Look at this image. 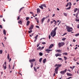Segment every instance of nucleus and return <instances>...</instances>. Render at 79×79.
I'll return each instance as SVG.
<instances>
[{
  "label": "nucleus",
  "mask_w": 79,
  "mask_h": 79,
  "mask_svg": "<svg viewBox=\"0 0 79 79\" xmlns=\"http://www.w3.org/2000/svg\"><path fill=\"white\" fill-rule=\"evenodd\" d=\"M56 66L57 67L55 68V73H56V74H58V71L59 68L61 66V64H56L54 65V67H56Z\"/></svg>",
  "instance_id": "nucleus-1"
},
{
  "label": "nucleus",
  "mask_w": 79,
  "mask_h": 79,
  "mask_svg": "<svg viewBox=\"0 0 79 79\" xmlns=\"http://www.w3.org/2000/svg\"><path fill=\"white\" fill-rule=\"evenodd\" d=\"M57 29V27H56L52 31V32L51 33V35L52 36L53 34L52 35V37H53L54 36L56 35V29Z\"/></svg>",
  "instance_id": "nucleus-2"
},
{
  "label": "nucleus",
  "mask_w": 79,
  "mask_h": 79,
  "mask_svg": "<svg viewBox=\"0 0 79 79\" xmlns=\"http://www.w3.org/2000/svg\"><path fill=\"white\" fill-rule=\"evenodd\" d=\"M66 28L67 29V31L69 32H72L73 29V28L72 27H70L68 26H66Z\"/></svg>",
  "instance_id": "nucleus-3"
},
{
  "label": "nucleus",
  "mask_w": 79,
  "mask_h": 79,
  "mask_svg": "<svg viewBox=\"0 0 79 79\" xmlns=\"http://www.w3.org/2000/svg\"><path fill=\"white\" fill-rule=\"evenodd\" d=\"M63 45H64V42L59 43L58 44V46L59 48H61V47H63Z\"/></svg>",
  "instance_id": "nucleus-4"
},
{
  "label": "nucleus",
  "mask_w": 79,
  "mask_h": 79,
  "mask_svg": "<svg viewBox=\"0 0 79 79\" xmlns=\"http://www.w3.org/2000/svg\"><path fill=\"white\" fill-rule=\"evenodd\" d=\"M67 71V69H66L64 71H61L60 72V73L61 74H65V73H66V72Z\"/></svg>",
  "instance_id": "nucleus-5"
},
{
  "label": "nucleus",
  "mask_w": 79,
  "mask_h": 79,
  "mask_svg": "<svg viewBox=\"0 0 79 79\" xmlns=\"http://www.w3.org/2000/svg\"><path fill=\"white\" fill-rule=\"evenodd\" d=\"M52 50L49 49H47L45 50V51L47 53H49L50 52H51L52 51Z\"/></svg>",
  "instance_id": "nucleus-6"
},
{
  "label": "nucleus",
  "mask_w": 79,
  "mask_h": 79,
  "mask_svg": "<svg viewBox=\"0 0 79 79\" xmlns=\"http://www.w3.org/2000/svg\"><path fill=\"white\" fill-rule=\"evenodd\" d=\"M38 36H39V35H37L35 36L34 37L35 40L34 41V42H36V40H37V39Z\"/></svg>",
  "instance_id": "nucleus-7"
},
{
  "label": "nucleus",
  "mask_w": 79,
  "mask_h": 79,
  "mask_svg": "<svg viewBox=\"0 0 79 79\" xmlns=\"http://www.w3.org/2000/svg\"><path fill=\"white\" fill-rule=\"evenodd\" d=\"M35 61V59H31L29 60V61L30 63H32V62H34V61Z\"/></svg>",
  "instance_id": "nucleus-8"
},
{
  "label": "nucleus",
  "mask_w": 79,
  "mask_h": 79,
  "mask_svg": "<svg viewBox=\"0 0 79 79\" xmlns=\"http://www.w3.org/2000/svg\"><path fill=\"white\" fill-rule=\"evenodd\" d=\"M53 46H54V44H51L49 47V49H51V48H52Z\"/></svg>",
  "instance_id": "nucleus-9"
},
{
  "label": "nucleus",
  "mask_w": 79,
  "mask_h": 79,
  "mask_svg": "<svg viewBox=\"0 0 79 79\" xmlns=\"http://www.w3.org/2000/svg\"><path fill=\"white\" fill-rule=\"evenodd\" d=\"M56 52H58V53H61V50L60 49H57L56 51Z\"/></svg>",
  "instance_id": "nucleus-10"
},
{
  "label": "nucleus",
  "mask_w": 79,
  "mask_h": 79,
  "mask_svg": "<svg viewBox=\"0 0 79 79\" xmlns=\"http://www.w3.org/2000/svg\"><path fill=\"white\" fill-rule=\"evenodd\" d=\"M45 17H44L41 19V24H43V23H44V20L45 19Z\"/></svg>",
  "instance_id": "nucleus-11"
},
{
  "label": "nucleus",
  "mask_w": 79,
  "mask_h": 79,
  "mask_svg": "<svg viewBox=\"0 0 79 79\" xmlns=\"http://www.w3.org/2000/svg\"><path fill=\"white\" fill-rule=\"evenodd\" d=\"M55 56H56V57H57V56H61V54H59L58 53L56 54L55 55Z\"/></svg>",
  "instance_id": "nucleus-12"
},
{
  "label": "nucleus",
  "mask_w": 79,
  "mask_h": 79,
  "mask_svg": "<svg viewBox=\"0 0 79 79\" xmlns=\"http://www.w3.org/2000/svg\"><path fill=\"white\" fill-rule=\"evenodd\" d=\"M67 75L68 76H73V75L72 74L69 73H67Z\"/></svg>",
  "instance_id": "nucleus-13"
},
{
  "label": "nucleus",
  "mask_w": 79,
  "mask_h": 79,
  "mask_svg": "<svg viewBox=\"0 0 79 79\" xmlns=\"http://www.w3.org/2000/svg\"><path fill=\"white\" fill-rule=\"evenodd\" d=\"M18 23H19V24H21L23 23V22H22V21L21 19H20L18 21Z\"/></svg>",
  "instance_id": "nucleus-14"
},
{
  "label": "nucleus",
  "mask_w": 79,
  "mask_h": 79,
  "mask_svg": "<svg viewBox=\"0 0 79 79\" xmlns=\"http://www.w3.org/2000/svg\"><path fill=\"white\" fill-rule=\"evenodd\" d=\"M34 28V26H33L32 25H31V27L29 28V30H31V29H32Z\"/></svg>",
  "instance_id": "nucleus-15"
},
{
  "label": "nucleus",
  "mask_w": 79,
  "mask_h": 79,
  "mask_svg": "<svg viewBox=\"0 0 79 79\" xmlns=\"http://www.w3.org/2000/svg\"><path fill=\"white\" fill-rule=\"evenodd\" d=\"M6 64H3V66L4 68V69H6Z\"/></svg>",
  "instance_id": "nucleus-16"
},
{
  "label": "nucleus",
  "mask_w": 79,
  "mask_h": 79,
  "mask_svg": "<svg viewBox=\"0 0 79 79\" xmlns=\"http://www.w3.org/2000/svg\"><path fill=\"white\" fill-rule=\"evenodd\" d=\"M30 23V21H28L27 22L26 26H29V25Z\"/></svg>",
  "instance_id": "nucleus-17"
},
{
  "label": "nucleus",
  "mask_w": 79,
  "mask_h": 79,
  "mask_svg": "<svg viewBox=\"0 0 79 79\" xmlns=\"http://www.w3.org/2000/svg\"><path fill=\"white\" fill-rule=\"evenodd\" d=\"M41 6H44V7H45V8H47V6H46V5L45 4H42L40 5Z\"/></svg>",
  "instance_id": "nucleus-18"
},
{
  "label": "nucleus",
  "mask_w": 79,
  "mask_h": 79,
  "mask_svg": "<svg viewBox=\"0 0 79 79\" xmlns=\"http://www.w3.org/2000/svg\"><path fill=\"white\" fill-rule=\"evenodd\" d=\"M79 11H78L77 12V13L76 14V17L77 18H78V17H77V16H78V15H79Z\"/></svg>",
  "instance_id": "nucleus-19"
},
{
  "label": "nucleus",
  "mask_w": 79,
  "mask_h": 79,
  "mask_svg": "<svg viewBox=\"0 0 79 79\" xmlns=\"http://www.w3.org/2000/svg\"><path fill=\"white\" fill-rule=\"evenodd\" d=\"M37 13H40V10L39 8L37 9Z\"/></svg>",
  "instance_id": "nucleus-20"
},
{
  "label": "nucleus",
  "mask_w": 79,
  "mask_h": 79,
  "mask_svg": "<svg viewBox=\"0 0 79 79\" xmlns=\"http://www.w3.org/2000/svg\"><path fill=\"white\" fill-rule=\"evenodd\" d=\"M46 61H47V59L45 58L43 60V63L45 64V62H46Z\"/></svg>",
  "instance_id": "nucleus-21"
},
{
  "label": "nucleus",
  "mask_w": 79,
  "mask_h": 79,
  "mask_svg": "<svg viewBox=\"0 0 79 79\" xmlns=\"http://www.w3.org/2000/svg\"><path fill=\"white\" fill-rule=\"evenodd\" d=\"M53 21H54V24H55V26H56V23H57V22L55 20H53Z\"/></svg>",
  "instance_id": "nucleus-22"
},
{
  "label": "nucleus",
  "mask_w": 79,
  "mask_h": 79,
  "mask_svg": "<svg viewBox=\"0 0 79 79\" xmlns=\"http://www.w3.org/2000/svg\"><path fill=\"white\" fill-rule=\"evenodd\" d=\"M3 32L4 34V35H6V31H5V30L4 29L3 30Z\"/></svg>",
  "instance_id": "nucleus-23"
},
{
  "label": "nucleus",
  "mask_w": 79,
  "mask_h": 79,
  "mask_svg": "<svg viewBox=\"0 0 79 79\" xmlns=\"http://www.w3.org/2000/svg\"><path fill=\"white\" fill-rule=\"evenodd\" d=\"M62 55H67L68 53H67V52H64L62 53Z\"/></svg>",
  "instance_id": "nucleus-24"
},
{
  "label": "nucleus",
  "mask_w": 79,
  "mask_h": 79,
  "mask_svg": "<svg viewBox=\"0 0 79 79\" xmlns=\"http://www.w3.org/2000/svg\"><path fill=\"white\" fill-rule=\"evenodd\" d=\"M77 10H78V9H77V8H75L74 10V12L75 13H76V11H77Z\"/></svg>",
  "instance_id": "nucleus-25"
},
{
  "label": "nucleus",
  "mask_w": 79,
  "mask_h": 79,
  "mask_svg": "<svg viewBox=\"0 0 79 79\" xmlns=\"http://www.w3.org/2000/svg\"><path fill=\"white\" fill-rule=\"evenodd\" d=\"M34 70L35 71V72H37V69H36V67H34Z\"/></svg>",
  "instance_id": "nucleus-26"
},
{
  "label": "nucleus",
  "mask_w": 79,
  "mask_h": 79,
  "mask_svg": "<svg viewBox=\"0 0 79 79\" xmlns=\"http://www.w3.org/2000/svg\"><path fill=\"white\" fill-rule=\"evenodd\" d=\"M43 6H39V7L41 8V9H42V10H44V8L43 7Z\"/></svg>",
  "instance_id": "nucleus-27"
},
{
  "label": "nucleus",
  "mask_w": 79,
  "mask_h": 79,
  "mask_svg": "<svg viewBox=\"0 0 79 79\" xmlns=\"http://www.w3.org/2000/svg\"><path fill=\"white\" fill-rule=\"evenodd\" d=\"M42 58H41L39 59V62L40 63H41V61H42Z\"/></svg>",
  "instance_id": "nucleus-28"
},
{
  "label": "nucleus",
  "mask_w": 79,
  "mask_h": 79,
  "mask_svg": "<svg viewBox=\"0 0 79 79\" xmlns=\"http://www.w3.org/2000/svg\"><path fill=\"white\" fill-rule=\"evenodd\" d=\"M78 35H79V33L75 34V36L76 37H77Z\"/></svg>",
  "instance_id": "nucleus-29"
},
{
  "label": "nucleus",
  "mask_w": 79,
  "mask_h": 79,
  "mask_svg": "<svg viewBox=\"0 0 79 79\" xmlns=\"http://www.w3.org/2000/svg\"><path fill=\"white\" fill-rule=\"evenodd\" d=\"M39 55L40 56H42V55H43V53H42L41 52H40Z\"/></svg>",
  "instance_id": "nucleus-30"
},
{
  "label": "nucleus",
  "mask_w": 79,
  "mask_h": 79,
  "mask_svg": "<svg viewBox=\"0 0 79 79\" xmlns=\"http://www.w3.org/2000/svg\"><path fill=\"white\" fill-rule=\"evenodd\" d=\"M58 59L59 60H61V61H63V59L62 58H58Z\"/></svg>",
  "instance_id": "nucleus-31"
},
{
  "label": "nucleus",
  "mask_w": 79,
  "mask_h": 79,
  "mask_svg": "<svg viewBox=\"0 0 79 79\" xmlns=\"http://www.w3.org/2000/svg\"><path fill=\"white\" fill-rule=\"evenodd\" d=\"M73 60L75 61H77V59L75 57L73 58Z\"/></svg>",
  "instance_id": "nucleus-32"
},
{
  "label": "nucleus",
  "mask_w": 79,
  "mask_h": 79,
  "mask_svg": "<svg viewBox=\"0 0 79 79\" xmlns=\"http://www.w3.org/2000/svg\"><path fill=\"white\" fill-rule=\"evenodd\" d=\"M35 19H36V21H39V19H38L37 18V17H35Z\"/></svg>",
  "instance_id": "nucleus-33"
},
{
  "label": "nucleus",
  "mask_w": 79,
  "mask_h": 79,
  "mask_svg": "<svg viewBox=\"0 0 79 79\" xmlns=\"http://www.w3.org/2000/svg\"><path fill=\"white\" fill-rule=\"evenodd\" d=\"M64 59L65 60V61H66V60H67V57L65 56H64Z\"/></svg>",
  "instance_id": "nucleus-34"
},
{
  "label": "nucleus",
  "mask_w": 79,
  "mask_h": 79,
  "mask_svg": "<svg viewBox=\"0 0 79 79\" xmlns=\"http://www.w3.org/2000/svg\"><path fill=\"white\" fill-rule=\"evenodd\" d=\"M32 32V30H31L30 31H28V33L29 34H30V33H31V32Z\"/></svg>",
  "instance_id": "nucleus-35"
},
{
  "label": "nucleus",
  "mask_w": 79,
  "mask_h": 79,
  "mask_svg": "<svg viewBox=\"0 0 79 79\" xmlns=\"http://www.w3.org/2000/svg\"><path fill=\"white\" fill-rule=\"evenodd\" d=\"M33 66V63H31V68H32V67Z\"/></svg>",
  "instance_id": "nucleus-36"
},
{
  "label": "nucleus",
  "mask_w": 79,
  "mask_h": 79,
  "mask_svg": "<svg viewBox=\"0 0 79 79\" xmlns=\"http://www.w3.org/2000/svg\"><path fill=\"white\" fill-rule=\"evenodd\" d=\"M40 49H41V47L40 46L38 48H37V50H40Z\"/></svg>",
  "instance_id": "nucleus-37"
},
{
  "label": "nucleus",
  "mask_w": 79,
  "mask_h": 79,
  "mask_svg": "<svg viewBox=\"0 0 79 79\" xmlns=\"http://www.w3.org/2000/svg\"><path fill=\"white\" fill-rule=\"evenodd\" d=\"M9 58H10V56H9V54H8L7 55V59H8V60H9Z\"/></svg>",
  "instance_id": "nucleus-38"
},
{
  "label": "nucleus",
  "mask_w": 79,
  "mask_h": 79,
  "mask_svg": "<svg viewBox=\"0 0 79 79\" xmlns=\"http://www.w3.org/2000/svg\"><path fill=\"white\" fill-rule=\"evenodd\" d=\"M2 52H3V50H0V54H2Z\"/></svg>",
  "instance_id": "nucleus-39"
},
{
  "label": "nucleus",
  "mask_w": 79,
  "mask_h": 79,
  "mask_svg": "<svg viewBox=\"0 0 79 79\" xmlns=\"http://www.w3.org/2000/svg\"><path fill=\"white\" fill-rule=\"evenodd\" d=\"M66 38H64L63 39H62V40H66Z\"/></svg>",
  "instance_id": "nucleus-40"
},
{
  "label": "nucleus",
  "mask_w": 79,
  "mask_h": 79,
  "mask_svg": "<svg viewBox=\"0 0 79 79\" xmlns=\"http://www.w3.org/2000/svg\"><path fill=\"white\" fill-rule=\"evenodd\" d=\"M50 21V19H48V20L47 23H48Z\"/></svg>",
  "instance_id": "nucleus-41"
},
{
  "label": "nucleus",
  "mask_w": 79,
  "mask_h": 79,
  "mask_svg": "<svg viewBox=\"0 0 79 79\" xmlns=\"http://www.w3.org/2000/svg\"><path fill=\"white\" fill-rule=\"evenodd\" d=\"M29 17H26V21H28V20H29Z\"/></svg>",
  "instance_id": "nucleus-42"
},
{
  "label": "nucleus",
  "mask_w": 79,
  "mask_h": 79,
  "mask_svg": "<svg viewBox=\"0 0 79 79\" xmlns=\"http://www.w3.org/2000/svg\"><path fill=\"white\" fill-rule=\"evenodd\" d=\"M69 9H71V6H70L69 8H67L66 10H69Z\"/></svg>",
  "instance_id": "nucleus-43"
},
{
  "label": "nucleus",
  "mask_w": 79,
  "mask_h": 79,
  "mask_svg": "<svg viewBox=\"0 0 79 79\" xmlns=\"http://www.w3.org/2000/svg\"><path fill=\"white\" fill-rule=\"evenodd\" d=\"M44 47L43 46L41 48L40 50H43V49H44Z\"/></svg>",
  "instance_id": "nucleus-44"
},
{
  "label": "nucleus",
  "mask_w": 79,
  "mask_h": 79,
  "mask_svg": "<svg viewBox=\"0 0 79 79\" xmlns=\"http://www.w3.org/2000/svg\"><path fill=\"white\" fill-rule=\"evenodd\" d=\"M64 16H67V14L66 13H64Z\"/></svg>",
  "instance_id": "nucleus-45"
},
{
  "label": "nucleus",
  "mask_w": 79,
  "mask_h": 79,
  "mask_svg": "<svg viewBox=\"0 0 79 79\" xmlns=\"http://www.w3.org/2000/svg\"><path fill=\"white\" fill-rule=\"evenodd\" d=\"M42 44L44 45V44H46V43H45V42H42Z\"/></svg>",
  "instance_id": "nucleus-46"
},
{
  "label": "nucleus",
  "mask_w": 79,
  "mask_h": 79,
  "mask_svg": "<svg viewBox=\"0 0 79 79\" xmlns=\"http://www.w3.org/2000/svg\"><path fill=\"white\" fill-rule=\"evenodd\" d=\"M66 34H67V33H64L63 35L62 36H64V35H65Z\"/></svg>",
  "instance_id": "nucleus-47"
},
{
  "label": "nucleus",
  "mask_w": 79,
  "mask_h": 79,
  "mask_svg": "<svg viewBox=\"0 0 79 79\" xmlns=\"http://www.w3.org/2000/svg\"><path fill=\"white\" fill-rule=\"evenodd\" d=\"M75 21H77V22H78L79 21V20L78 19H76Z\"/></svg>",
  "instance_id": "nucleus-48"
},
{
  "label": "nucleus",
  "mask_w": 79,
  "mask_h": 79,
  "mask_svg": "<svg viewBox=\"0 0 79 79\" xmlns=\"http://www.w3.org/2000/svg\"><path fill=\"white\" fill-rule=\"evenodd\" d=\"M69 6H71V5H72V4H71V2H69Z\"/></svg>",
  "instance_id": "nucleus-49"
},
{
  "label": "nucleus",
  "mask_w": 79,
  "mask_h": 79,
  "mask_svg": "<svg viewBox=\"0 0 79 79\" xmlns=\"http://www.w3.org/2000/svg\"><path fill=\"white\" fill-rule=\"evenodd\" d=\"M39 45H40V44H38L37 45V47H38Z\"/></svg>",
  "instance_id": "nucleus-50"
},
{
  "label": "nucleus",
  "mask_w": 79,
  "mask_h": 79,
  "mask_svg": "<svg viewBox=\"0 0 79 79\" xmlns=\"http://www.w3.org/2000/svg\"><path fill=\"white\" fill-rule=\"evenodd\" d=\"M77 28L78 29H79V24H78L77 25Z\"/></svg>",
  "instance_id": "nucleus-51"
},
{
  "label": "nucleus",
  "mask_w": 79,
  "mask_h": 79,
  "mask_svg": "<svg viewBox=\"0 0 79 79\" xmlns=\"http://www.w3.org/2000/svg\"><path fill=\"white\" fill-rule=\"evenodd\" d=\"M53 22H54V21H51V24H52V23H53Z\"/></svg>",
  "instance_id": "nucleus-52"
},
{
  "label": "nucleus",
  "mask_w": 79,
  "mask_h": 79,
  "mask_svg": "<svg viewBox=\"0 0 79 79\" xmlns=\"http://www.w3.org/2000/svg\"><path fill=\"white\" fill-rule=\"evenodd\" d=\"M20 19V18H19V17L17 18V20H19Z\"/></svg>",
  "instance_id": "nucleus-53"
},
{
  "label": "nucleus",
  "mask_w": 79,
  "mask_h": 79,
  "mask_svg": "<svg viewBox=\"0 0 79 79\" xmlns=\"http://www.w3.org/2000/svg\"><path fill=\"white\" fill-rule=\"evenodd\" d=\"M36 27H37V28H38L39 29L40 28L38 26H36Z\"/></svg>",
  "instance_id": "nucleus-54"
},
{
  "label": "nucleus",
  "mask_w": 79,
  "mask_h": 79,
  "mask_svg": "<svg viewBox=\"0 0 79 79\" xmlns=\"http://www.w3.org/2000/svg\"><path fill=\"white\" fill-rule=\"evenodd\" d=\"M68 5H69V3H68L66 5V6H68Z\"/></svg>",
  "instance_id": "nucleus-55"
},
{
  "label": "nucleus",
  "mask_w": 79,
  "mask_h": 79,
  "mask_svg": "<svg viewBox=\"0 0 79 79\" xmlns=\"http://www.w3.org/2000/svg\"><path fill=\"white\" fill-rule=\"evenodd\" d=\"M9 69H10V67H11L10 65V64H9Z\"/></svg>",
  "instance_id": "nucleus-56"
},
{
  "label": "nucleus",
  "mask_w": 79,
  "mask_h": 79,
  "mask_svg": "<svg viewBox=\"0 0 79 79\" xmlns=\"http://www.w3.org/2000/svg\"><path fill=\"white\" fill-rule=\"evenodd\" d=\"M4 64H6V61L4 62Z\"/></svg>",
  "instance_id": "nucleus-57"
},
{
  "label": "nucleus",
  "mask_w": 79,
  "mask_h": 79,
  "mask_svg": "<svg viewBox=\"0 0 79 79\" xmlns=\"http://www.w3.org/2000/svg\"><path fill=\"white\" fill-rule=\"evenodd\" d=\"M0 28H1V29H2V25H0Z\"/></svg>",
  "instance_id": "nucleus-58"
},
{
  "label": "nucleus",
  "mask_w": 79,
  "mask_h": 79,
  "mask_svg": "<svg viewBox=\"0 0 79 79\" xmlns=\"http://www.w3.org/2000/svg\"><path fill=\"white\" fill-rule=\"evenodd\" d=\"M49 39H50V35H49Z\"/></svg>",
  "instance_id": "nucleus-59"
},
{
  "label": "nucleus",
  "mask_w": 79,
  "mask_h": 79,
  "mask_svg": "<svg viewBox=\"0 0 79 79\" xmlns=\"http://www.w3.org/2000/svg\"><path fill=\"white\" fill-rule=\"evenodd\" d=\"M30 14H32V15H33V13H32V12H30Z\"/></svg>",
  "instance_id": "nucleus-60"
},
{
  "label": "nucleus",
  "mask_w": 79,
  "mask_h": 79,
  "mask_svg": "<svg viewBox=\"0 0 79 79\" xmlns=\"http://www.w3.org/2000/svg\"><path fill=\"white\" fill-rule=\"evenodd\" d=\"M73 42H76V40L75 39H73Z\"/></svg>",
  "instance_id": "nucleus-61"
},
{
  "label": "nucleus",
  "mask_w": 79,
  "mask_h": 79,
  "mask_svg": "<svg viewBox=\"0 0 79 79\" xmlns=\"http://www.w3.org/2000/svg\"><path fill=\"white\" fill-rule=\"evenodd\" d=\"M10 61H11V58H10L9 61L10 62Z\"/></svg>",
  "instance_id": "nucleus-62"
},
{
  "label": "nucleus",
  "mask_w": 79,
  "mask_h": 79,
  "mask_svg": "<svg viewBox=\"0 0 79 79\" xmlns=\"http://www.w3.org/2000/svg\"><path fill=\"white\" fill-rule=\"evenodd\" d=\"M53 76L54 77V76H55V73H54L53 75Z\"/></svg>",
  "instance_id": "nucleus-63"
},
{
  "label": "nucleus",
  "mask_w": 79,
  "mask_h": 79,
  "mask_svg": "<svg viewBox=\"0 0 79 79\" xmlns=\"http://www.w3.org/2000/svg\"><path fill=\"white\" fill-rule=\"evenodd\" d=\"M3 17V15H0V18H2Z\"/></svg>",
  "instance_id": "nucleus-64"
}]
</instances>
